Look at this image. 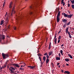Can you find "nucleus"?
<instances>
[{
	"label": "nucleus",
	"instance_id": "43",
	"mask_svg": "<svg viewBox=\"0 0 74 74\" xmlns=\"http://www.w3.org/2000/svg\"><path fill=\"white\" fill-rule=\"evenodd\" d=\"M68 7H70V4L69 3H68Z\"/></svg>",
	"mask_w": 74,
	"mask_h": 74
},
{
	"label": "nucleus",
	"instance_id": "14",
	"mask_svg": "<svg viewBox=\"0 0 74 74\" xmlns=\"http://www.w3.org/2000/svg\"><path fill=\"white\" fill-rule=\"evenodd\" d=\"M68 33L69 38H72V37H71V35H70V32H68Z\"/></svg>",
	"mask_w": 74,
	"mask_h": 74
},
{
	"label": "nucleus",
	"instance_id": "58",
	"mask_svg": "<svg viewBox=\"0 0 74 74\" xmlns=\"http://www.w3.org/2000/svg\"><path fill=\"white\" fill-rule=\"evenodd\" d=\"M1 66H0V70H1Z\"/></svg>",
	"mask_w": 74,
	"mask_h": 74
},
{
	"label": "nucleus",
	"instance_id": "26",
	"mask_svg": "<svg viewBox=\"0 0 74 74\" xmlns=\"http://www.w3.org/2000/svg\"><path fill=\"white\" fill-rule=\"evenodd\" d=\"M71 3H72V4H73L74 3V0L71 1Z\"/></svg>",
	"mask_w": 74,
	"mask_h": 74
},
{
	"label": "nucleus",
	"instance_id": "19",
	"mask_svg": "<svg viewBox=\"0 0 74 74\" xmlns=\"http://www.w3.org/2000/svg\"><path fill=\"white\" fill-rule=\"evenodd\" d=\"M68 56H69L70 58H71V59H73V57H72V56H71L70 54H68Z\"/></svg>",
	"mask_w": 74,
	"mask_h": 74
},
{
	"label": "nucleus",
	"instance_id": "47",
	"mask_svg": "<svg viewBox=\"0 0 74 74\" xmlns=\"http://www.w3.org/2000/svg\"><path fill=\"white\" fill-rule=\"evenodd\" d=\"M61 72H62V73H64V71H63V70H62L61 71Z\"/></svg>",
	"mask_w": 74,
	"mask_h": 74
},
{
	"label": "nucleus",
	"instance_id": "59",
	"mask_svg": "<svg viewBox=\"0 0 74 74\" xmlns=\"http://www.w3.org/2000/svg\"><path fill=\"white\" fill-rule=\"evenodd\" d=\"M55 36H56V33Z\"/></svg>",
	"mask_w": 74,
	"mask_h": 74
},
{
	"label": "nucleus",
	"instance_id": "27",
	"mask_svg": "<svg viewBox=\"0 0 74 74\" xmlns=\"http://www.w3.org/2000/svg\"><path fill=\"white\" fill-rule=\"evenodd\" d=\"M46 57L47 58V59H48L49 58V56L48 55L47 56H46Z\"/></svg>",
	"mask_w": 74,
	"mask_h": 74
},
{
	"label": "nucleus",
	"instance_id": "56",
	"mask_svg": "<svg viewBox=\"0 0 74 74\" xmlns=\"http://www.w3.org/2000/svg\"><path fill=\"white\" fill-rule=\"evenodd\" d=\"M61 2H63V0H62L61 1Z\"/></svg>",
	"mask_w": 74,
	"mask_h": 74
},
{
	"label": "nucleus",
	"instance_id": "5",
	"mask_svg": "<svg viewBox=\"0 0 74 74\" xmlns=\"http://www.w3.org/2000/svg\"><path fill=\"white\" fill-rule=\"evenodd\" d=\"M9 69L11 71L10 73L12 74V73H14V71H15V69L13 67H10Z\"/></svg>",
	"mask_w": 74,
	"mask_h": 74
},
{
	"label": "nucleus",
	"instance_id": "35",
	"mask_svg": "<svg viewBox=\"0 0 74 74\" xmlns=\"http://www.w3.org/2000/svg\"><path fill=\"white\" fill-rule=\"evenodd\" d=\"M19 70H23V68H21L19 69Z\"/></svg>",
	"mask_w": 74,
	"mask_h": 74
},
{
	"label": "nucleus",
	"instance_id": "62",
	"mask_svg": "<svg viewBox=\"0 0 74 74\" xmlns=\"http://www.w3.org/2000/svg\"><path fill=\"white\" fill-rule=\"evenodd\" d=\"M17 73H19V71H17Z\"/></svg>",
	"mask_w": 74,
	"mask_h": 74
},
{
	"label": "nucleus",
	"instance_id": "32",
	"mask_svg": "<svg viewBox=\"0 0 74 74\" xmlns=\"http://www.w3.org/2000/svg\"><path fill=\"white\" fill-rule=\"evenodd\" d=\"M34 12H30V14H34Z\"/></svg>",
	"mask_w": 74,
	"mask_h": 74
},
{
	"label": "nucleus",
	"instance_id": "61",
	"mask_svg": "<svg viewBox=\"0 0 74 74\" xmlns=\"http://www.w3.org/2000/svg\"><path fill=\"white\" fill-rule=\"evenodd\" d=\"M25 1H28V0H25Z\"/></svg>",
	"mask_w": 74,
	"mask_h": 74
},
{
	"label": "nucleus",
	"instance_id": "15",
	"mask_svg": "<svg viewBox=\"0 0 74 74\" xmlns=\"http://www.w3.org/2000/svg\"><path fill=\"white\" fill-rule=\"evenodd\" d=\"M67 21V20L66 19H64L62 20V22L64 23H66V22Z\"/></svg>",
	"mask_w": 74,
	"mask_h": 74
},
{
	"label": "nucleus",
	"instance_id": "41",
	"mask_svg": "<svg viewBox=\"0 0 74 74\" xmlns=\"http://www.w3.org/2000/svg\"><path fill=\"white\" fill-rule=\"evenodd\" d=\"M10 25H9L8 27V29H10Z\"/></svg>",
	"mask_w": 74,
	"mask_h": 74
},
{
	"label": "nucleus",
	"instance_id": "1",
	"mask_svg": "<svg viewBox=\"0 0 74 74\" xmlns=\"http://www.w3.org/2000/svg\"><path fill=\"white\" fill-rule=\"evenodd\" d=\"M42 1L41 0H35V3L34 5H32L31 6H30V8H32V9H33L34 8V6L35 7H37V5H38V4L41 3Z\"/></svg>",
	"mask_w": 74,
	"mask_h": 74
},
{
	"label": "nucleus",
	"instance_id": "63",
	"mask_svg": "<svg viewBox=\"0 0 74 74\" xmlns=\"http://www.w3.org/2000/svg\"><path fill=\"white\" fill-rule=\"evenodd\" d=\"M69 1H68V3H69Z\"/></svg>",
	"mask_w": 74,
	"mask_h": 74
},
{
	"label": "nucleus",
	"instance_id": "8",
	"mask_svg": "<svg viewBox=\"0 0 74 74\" xmlns=\"http://www.w3.org/2000/svg\"><path fill=\"white\" fill-rule=\"evenodd\" d=\"M28 67H29V68H30L31 69H33L34 67H35V66H28Z\"/></svg>",
	"mask_w": 74,
	"mask_h": 74
},
{
	"label": "nucleus",
	"instance_id": "34",
	"mask_svg": "<svg viewBox=\"0 0 74 74\" xmlns=\"http://www.w3.org/2000/svg\"><path fill=\"white\" fill-rule=\"evenodd\" d=\"M61 39V36H59L58 39H59V40H60V39Z\"/></svg>",
	"mask_w": 74,
	"mask_h": 74
},
{
	"label": "nucleus",
	"instance_id": "22",
	"mask_svg": "<svg viewBox=\"0 0 74 74\" xmlns=\"http://www.w3.org/2000/svg\"><path fill=\"white\" fill-rule=\"evenodd\" d=\"M14 65L16 66V67H18V68H19V67H20L18 64H15Z\"/></svg>",
	"mask_w": 74,
	"mask_h": 74
},
{
	"label": "nucleus",
	"instance_id": "36",
	"mask_svg": "<svg viewBox=\"0 0 74 74\" xmlns=\"http://www.w3.org/2000/svg\"><path fill=\"white\" fill-rule=\"evenodd\" d=\"M22 64H23V65H24V66H25L26 65L25 64V63H22Z\"/></svg>",
	"mask_w": 74,
	"mask_h": 74
},
{
	"label": "nucleus",
	"instance_id": "60",
	"mask_svg": "<svg viewBox=\"0 0 74 74\" xmlns=\"http://www.w3.org/2000/svg\"><path fill=\"white\" fill-rule=\"evenodd\" d=\"M71 33H72V34H73V32H71Z\"/></svg>",
	"mask_w": 74,
	"mask_h": 74
},
{
	"label": "nucleus",
	"instance_id": "39",
	"mask_svg": "<svg viewBox=\"0 0 74 74\" xmlns=\"http://www.w3.org/2000/svg\"><path fill=\"white\" fill-rule=\"evenodd\" d=\"M4 66H2L1 68V69H4Z\"/></svg>",
	"mask_w": 74,
	"mask_h": 74
},
{
	"label": "nucleus",
	"instance_id": "46",
	"mask_svg": "<svg viewBox=\"0 0 74 74\" xmlns=\"http://www.w3.org/2000/svg\"><path fill=\"white\" fill-rule=\"evenodd\" d=\"M60 64V63H57V66H58V65H59V64Z\"/></svg>",
	"mask_w": 74,
	"mask_h": 74
},
{
	"label": "nucleus",
	"instance_id": "29",
	"mask_svg": "<svg viewBox=\"0 0 74 74\" xmlns=\"http://www.w3.org/2000/svg\"><path fill=\"white\" fill-rule=\"evenodd\" d=\"M47 55H48V53H45L44 54V56H47Z\"/></svg>",
	"mask_w": 74,
	"mask_h": 74
},
{
	"label": "nucleus",
	"instance_id": "18",
	"mask_svg": "<svg viewBox=\"0 0 74 74\" xmlns=\"http://www.w3.org/2000/svg\"><path fill=\"white\" fill-rule=\"evenodd\" d=\"M49 62V59H47L46 60V63L47 64H48V63Z\"/></svg>",
	"mask_w": 74,
	"mask_h": 74
},
{
	"label": "nucleus",
	"instance_id": "31",
	"mask_svg": "<svg viewBox=\"0 0 74 74\" xmlns=\"http://www.w3.org/2000/svg\"><path fill=\"white\" fill-rule=\"evenodd\" d=\"M72 7L73 9H74V5H72Z\"/></svg>",
	"mask_w": 74,
	"mask_h": 74
},
{
	"label": "nucleus",
	"instance_id": "45",
	"mask_svg": "<svg viewBox=\"0 0 74 74\" xmlns=\"http://www.w3.org/2000/svg\"><path fill=\"white\" fill-rule=\"evenodd\" d=\"M64 5H65V3H64V2H63V6H64Z\"/></svg>",
	"mask_w": 74,
	"mask_h": 74
},
{
	"label": "nucleus",
	"instance_id": "24",
	"mask_svg": "<svg viewBox=\"0 0 74 74\" xmlns=\"http://www.w3.org/2000/svg\"><path fill=\"white\" fill-rule=\"evenodd\" d=\"M46 58V57H45V56H44L43 57V60H44V61H45V58Z\"/></svg>",
	"mask_w": 74,
	"mask_h": 74
},
{
	"label": "nucleus",
	"instance_id": "33",
	"mask_svg": "<svg viewBox=\"0 0 74 74\" xmlns=\"http://www.w3.org/2000/svg\"><path fill=\"white\" fill-rule=\"evenodd\" d=\"M39 59H40V62H41H41H41V57H39Z\"/></svg>",
	"mask_w": 74,
	"mask_h": 74
},
{
	"label": "nucleus",
	"instance_id": "4",
	"mask_svg": "<svg viewBox=\"0 0 74 74\" xmlns=\"http://www.w3.org/2000/svg\"><path fill=\"white\" fill-rule=\"evenodd\" d=\"M2 56L3 59H5L9 57L8 54H4L3 53H2Z\"/></svg>",
	"mask_w": 74,
	"mask_h": 74
},
{
	"label": "nucleus",
	"instance_id": "44",
	"mask_svg": "<svg viewBox=\"0 0 74 74\" xmlns=\"http://www.w3.org/2000/svg\"><path fill=\"white\" fill-rule=\"evenodd\" d=\"M60 40H58V43H59L60 42Z\"/></svg>",
	"mask_w": 74,
	"mask_h": 74
},
{
	"label": "nucleus",
	"instance_id": "40",
	"mask_svg": "<svg viewBox=\"0 0 74 74\" xmlns=\"http://www.w3.org/2000/svg\"><path fill=\"white\" fill-rule=\"evenodd\" d=\"M59 57H60V53H59L58 54Z\"/></svg>",
	"mask_w": 74,
	"mask_h": 74
},
{
	"label": "nucleus",
	"instance_id": "55",
	"mask_svg": "<svg viewBox=\"0 0 74 74\" xmlns=\"http://www.w3.org/2000/svg\"><path fill=\"white\" fill-rule=\"evenodd\" d=\"M51 43L50 42L49 43V45H51Z\"/></svg>",
	"mask_w": 74,
	"mask_h": 74
},
{
	"label": "nucleus",
	"instance_id": "64",
	"mask_svg": "<svg viewBox=\"0 0 74 74\" xmlns=\"http://www.w3.org/2000/svg\"><path fill=\"white\" fill-rule=\"evenodd\" d=\"M64 14V13H63L62 14V15H63V14Z\"/></svg>",
	"mask_w": 74,
	"mask_h": 74
},
{
	"label": "nucleus",
	"instance_id": "23",
	"mask_svg": "<svg viewBox=\"0 0 74 74\" xmlns=\"http://www.w3.org/2000/svg\"><path fill=\"white\" fill-rule=\"evenodd\" d=\"M60 52L62 55H63V50H61L60 51Z\"/></svg>",
	"mask_w": 74,
	"mask_h": 74
},
{
	"label": "nucleus",
	"instance_id": "3",
	"mask_svg": "<svg viewBox=\"0 0 74 74\" xmlns=\"http://www.w3.org/2000/svg\"><path fill=\"white\" fill-rule=\"evenodd\" d=\"M60 12H59L57 16V21L58 23L60 21V18L59 17V16H60Z\"/></svg>",
	"mask_w": 74,
	"mask_h": 74
},
{
	"label": "nucleus",
	"instance_id": "12",
	"mask_svg": "<svg viewBox=\"0 0 74 74\" xmlns=\"http://www.w3.org/2000/svg\"><path fill=\"white\" fill-rule=\"evenodd\" d=\"M53 53V52H52V51H50L49 52V56H51V55H52V53Z\"/></svg>",
	"mask_w": 74,
	"mask_h": 74
},
{
	"label": "nucleus",
	"instance_id": "54",
	"mask_svg": "<svg viewBox=\"0 0 74 74\" xmlns=\"http://www.w3.org/2000/svg\"><path fill=\"white\" fill-rule=\"evenodd\" d=\"M58 67H59V68H60V65H59L58 66Z\"/></svg>",
	"mask_w": 74,
	"mask_h": 74
},
{
	"label": "nucleus",
	"instance_id": "38",
	"mask_svg": "<svg viewBox=\"0 0 74 74\" xmlns=\"http://www.w3.org/2000/svg\"><path fill=\"white\" fill-rule=\"evenodd\" d=\"M51 45H49V49H51Z\"/></svg>",
	"mask_w": 74,
	"mask_h": 74
},
{
	"label": "nucleus",
	"instance_id": "42",
	"mask_svg": "<svg viewBox=\"0 0 74 74\" xmlns=\"http://www.w3.org/2000/svg\"><path fill=\"white\" fill-rule=\"evenodd\" d=\"M24 66H25V65H21V67H24Z\"/></svg>",
	"mask_w": 74,
	"mask_h": 74
},
{
	"label": "nucleus",
	"instance_id": "9",
	"mask_svg": "<svg viewBox=\"0 0 74 74\" xmlns=\"http://www.w3.org/2000/svg\"><path fill=\"white\" fill-rule=\"evenodd\" d=\"M73 14H72L68 15L67 18H71V17L73 16Z\"/></svg>",
	"mask_w": 74,
	"mask_h": 74
},
{
	"label": "nucleus",
	"instance_id": "10",
	"mask_svg": "<svg viewBox=\"0 0 74 74\" xmlns=\"http://www.w3.org/2000/svg\"><path fill=\"white\" fill-rule=\"evenodd\" d=\"M12 2H11L10 3V5H9V8H12Z\"/></svg>",
	"mask_w": 74,
	"mask_h": 74
},
{
	"label": "nucleus",
	"instance_id": "30",
	"mask_svg": "<svg viewBox=\"0 0 74 74\" xmlns=\"http://www.w3.org/2000/svg\"><path fill=\"white\" fill-rule=\"evenodd\" d=\"M71 23V22L70 21L67 24V25H69Z\"/></svg>",
	"mask_w": 74,
	"mask_h": 74
},
{
	"label": "nucleus",
	"instance_id": "21",
	"mask_svg": "<svg viewBox=\"0 0 74 74\" xmlns=\"http://www.w3.org/2000/svg\"><path fill=\"white\" fill-rule=\"evenodd\" d=\"M69 30V27H67L66 29V33H67V32H68V30Z\"/></svg>",
	"mask_w": 74,
	"mask_h": 74
},
{
	"label": "nucleus",
	"instance_id": "53",
	"mask_svg": "<svg viewBox=\"0 0 74 74\" xmlns=\"http://www.w3.org/2000/svg\"><path fill=\"white\" fill-rule=\"evenodd\" d=\"M66 65L67 66H69V64H66Z\"/></svg>",
	"mask_w": 74,
	"mask_h": 74
},
{
	"label": "nucleus",
	"instance_id": "2",
	"mask_svg": "<svg viewBox=\"0 0 74 74\" xmlns=\"http://www.w3.org/2000/svg\"><path fill=\"white\" fill-rule=\"evenodd\" d=\"M7 12H6V14H5V24L6 25H7V23H8V19L10 18V16H9V14L7 15Z\"/></svg>",
	"mask_w": 74,
	"mask_h": 74
},
{
	"label": "nucleus",
	"instance_id": "37",
	"mask_svg": "<svg viewBox=\"0 0 74 74\" xmlns=\"http://www.w3.org/2000/svg\"><path fill=\"white\" fill-rule=\"evenodd\" d=\"M13 29H14V30H16V27H14Z\"/></svg>",
	"mask_w": 74,
	"mask_h": 74
},
{
	"label": "nucleus",
	"instance_id": "48",
	"mask_svg": "<svg viewBox=\"0 0 74 74\" xmlns=\"http://www.w3.org/2000/svg\"><path fill=\"white\" fill-rule=\"evenodd\" d=\"M3 66H4V68H5V67H6V65H5Z\"/></svg>",
	"mask_w": 74,
	"mask_h": 74
},
{
	"label": "nucleus",
	"instance_id": "50",
	"mask_svg": "<svg viewBox=\"0 0 74 74\" xmlns=\"http://www.w3.org/2000/svg\"><path fill=\"white\" fill-rule=\"evenodd\" d=\"M60 32H61V31H59V32H58V34H59V33H60Z\"/></svg>",
	"mask_w": 74,
	"mask_h": 74
},
{
	"label": "nucleus",
	"instance_id": "49",
	"mask_svg": "<svg viewBox=\"0 0 74 74\" xmlns=\"http://www.w3.org/2000/svg\"><path fill=\"white\" fill-rule=\"evenodd\" d=\"M56 36L55 35L54 36V38H56Z\"/></svg>",
	"mask_w": 74,
	"mask_h": 74
},
{
	"label": "nucleus",
	"instance_id": "16",
	"mask_svg": "<svg viewBox=\"0 0 74 74\" xmlns=\"http://www.w3.org/2000/svg\"><path fill=\"white\" fill-rule=\"evenodd\" d=\"M56 60H60V57H57L56 58Z\"/></svg>",
	"mask_w": 74,
	"mask_h": 74
},
{
	"label": "nucleus",
	"instance_id": "20",
	"mask_svg": "<svg viewBox=\"0 0 74 74\" xmlns=\"http://www.w3.org/2000/svg\"><path fill=\"white\" fill-rule=\"evenodd\" d=\"M64 16L65 17H68V15L67 14H66V13H64Z\"/></svg>",
	"mask_w": 74,
	"mask_h": 74
},
{
	"label": "nucleus",
	"instance_id": "17",
	"mask_svg": "<svg viewBox=\"0 0 74 74\" xmlns=\"http://www.w3.org/2000/svg\"><path fill=\"white\" fill-rule=\"evenodd\" d=\"M65 60L66 61V62H68L69 61V60H70L69 58H65Z\"/></svg>",
	"mask_w": 74,
	"mask_h": 74
},
{
	"label": "nucleus",
	"instance_id": "57",
	"mask_svg": "<svg viewBox=\"0 0 74 74\" xmlns=\"http://www.w3.org/2000/svg\"><path fill=\"white\" fill-rule=\"evenodd\" d=\"M63 3H64V2H61V4H63Z\"/></svg>",
	"mask_w": 74,
	"mask_h": 74
},
{
	"label": "nucleus",
	"instance_id": "7",
	"mask_svg": "<svg viewBox=\"0 0 74 74\" xmlns=\"http://www.w3.org/2000/svg\"><path fill=\"white\" fill-rule=\"evenodd\" d=\"M14 9H15V6H14L13 7V8L12 9L11 15H12V14H14L15 13V11H14Z\"/></svg>",
	"mask_w": 74,
	"mask_h": 74
},
{
	"label": "nucleus",
	"instance_id": "11",
	"mask_svg": "<svg viewBox=\"0 0 74 74\" xmlns=\"http://www.w3.org/2000/svg\"><path fill=\"white\" fill-rule=\"evenodd\" d=\"M4 23V21L2 20L0 22V25H2Z\"/></svg>",
	"mask_w": 74,
	"mask_h": 74
},
{
	"label": "nucleus",
	"instance_id": "51",
	"mask_svg": "<svg viewBox=\"0 0 74 74\" xmlns=\"http://www.w3.org/2000/svg\"><path fill=\"white\" fill-rule=\"evenodd\" d=\"M39 56H42V55H41V54H39Z\"/></svg>",
	"mask_w": 74,
	"mask_h": 74
},
{
	"label": "nucleus",
	"instance_id": "13",
	"mask_svg": "<svg viewBox=\"0 0 74 74\" xmlns=\"http://www.w3.org/2000/svg\"><path fill=\"white\" fill-rule=\"evenodd\" d=\"M64 74H70V72L69 71H65L64 72Z\"/></svg>",
	"mask_w": 74,
	"mask_h": 74
},
{
	"label": "nucleus",
	"instance_id": "28",
	"mask_svg": "<svg viewBox=\"0 0 74 74\" xmlns=\"http://www.w3.org/2000/svg\"><path fill=\"white\" fill-rule=\"evenodd\" d=\"M5 1H4L3 4V7H4L5 6Z\"/></svg>",
	"mask_w": 74,
	"mask_h": 74
},
{
	"label": "nucleus",
	"instance_id": "25",
	"mask_svg": "<svg viewBox=\"0 0 74 74\" xmlns=\"http://www.w3.org/2000/svg\"><path fill=\"white\" fill-rule=\"evenodd\" d=\"M56 40H57V38H54V42L56 44Z\"/></svg>",
	"mask_w": 74,
	"mask_h": 74
},
{
	"label": "nucleus",
	"instance_id": "6",
	"mask_svg": "<svg viewBox=\"0 0 74 74\" xmlns=\"http://www.w3.org/2000/svg\"><path fill=\"white\" fill-rule=\"evenodd\" d=\"M5 39V36L4 35H0V42L2 40Z\"/></svg>",
	"mask_w": 74,
	"mask_h": 74
},
{
	"label": "nucleus",
	"instance_id": "52",
	"mask_svg": "<svg viewBox=\"0 0 74 74\" xmlns=\"http://www.w3.org/2000/svg\"><path fill=\"white\" fill-rule=\"evenodd\" d=\"M61 47H63V46H64V45L62 44L61 45Z\"/></svg>",
	"mask_w": 74,
	"mask_h": 74
}]
</instances>
